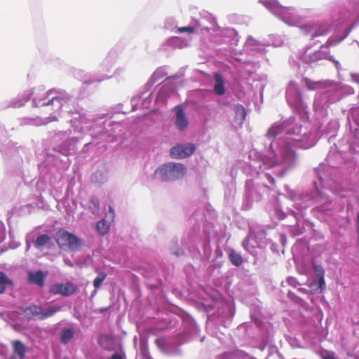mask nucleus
Returning <instances> with one entry per match:
<instances>
[{
  "label": "nucleus",
  "mask_w": 359,
  "mask_h": 359,
  "mask_svg": "<svg viewBox=\"0 0 359 359\" xmlns=\"http://www.w3.org/2000/svg\"><path fill=\"white\" fill-rule=\"evenodd\" d=\"M55 241L60 248L73 252L81 250L83 244L81 238L63 229L57 231Z\"/></svg>",
  "instance_id": "obj_1"
},
{
  "label": "nucleus",
  "mask_w": 359,
  "mask_h": 359,
  "mask_svg": "<svg viewBox=\"0 0 359 359\" xmlns=\"http://www.w3.org/2000/svg\"><path fill=\"white\" fill-rule=\"evenodd\" d=\"M187 172L186 167L181 163H170L159 167L154 175H158L162 181H172L182 178Z\"/></svg>",
  "instance_id": "obj_2"
},
{
  "label": "nucleus",
  "mask_w": 359,
  "mask_h": 359,
  "mask_svg": "<svg viewBox=\"0 0 359 359\" xmlns=\"http://www.w3.org/2000/svg\"><path fill=\"white\" fill-rule=\"evenodd\" d=\"M78 286L72 281H67L65 283H55L50 287L49 292L52 294H60L69 297L76 292Z\"/></svg>",
  "instance_id": "obj_3"
},
{
  "label": "nucleus",
  "mask_w": 359,
  "mask_h": 359,
  "mask_svg": "<svg viewBox=\"0 0 359 359\" xmlns=\"http://www.w3.org/2000/svg\"><path fill=\"white\" fill-rule=\"evenodd\" d=\"M196 151L194 144H178L170 149V154L172 158H185L191 156Z\"/></svg>",
  "instance_id": "obj_4"
},
{
  "label": "nucleus",
  "mask_w": 359,
  "mask_h": 359,
  "mask_svg": "<svg viewBox=\"0 0 359 359\" xmlns=\"http://www.w3.org/2000/svg\"><path fill=\"white\" fill-rule=\"evenodd\" d=\"M175 113V125L178 130L184 131L189 126V119L186 116L182 105H177L173 108Z\"/></svg>",
  "instance_id": "obj_5"
},
{
  "label": "nucleus",
  "mask_w": 359,
  "mask_h": 359,
  "mask_svg": "<svg viewBox=\"0 0 359 359\" xmlns=\"http://www.w3.org/2000/svg\"><path fill=\"white\" fill-rule=\"evenodd\" d=\"M28 280L32 283H34L39 287H43L44 285L45 276L41 271L35 273L30 272L29 273Z\"/></svg>",
  "instance_id": "obj_6"
},
{
  "label": "nucleus",
  "mask_w": 359,
  "mask_h": 359,
  "mask_svg": "<svg viewBox=\"0 0 359 359\" xmlns=\"http://www.w3.org/2000/svg\"><path fill=\"white\" fill-rule=\"evenodd\" d=\"M41 307L38 306L36 305H31L27 307L24 312L26 314L27 317L29 318H37L40 320V317L41 316Z\"/></svg>",
  "instance_id": "obj_7"
},
{
  "label": "nucleus",
  "mask_w": 359,
  "mask_h": 359,
  "mask_svg": "<svg viewBox=\"0 0 359 359\" xmlns=\"http://www.w3.org/2000/svg\"><path fill=\"white\" fill-rule=\"evenodd\" d=\"M314 25L316 26V28L313 30V33H312V39L326 35L330 32V26L327 23Z\"/></svg>",
  "instance_id": "obj_8"
},
{
  "label": "nucleus",
  "mask_w": 359,
  "mask_h": 359,
  "mask_svg": "<svg viewBox=\"0 0 359 359\" xmlns=\"http://www.w3.org/2000/svg\"><path fill=\"white\" fill-rule=\"evenodd\" d=\"M167 75L165 69L163 67H159L153 73L151 76L149 82L154 84L156 82H158L161 79L164 78Z\"/></svg>",
  "instance_id": "obj_9"
},
{
  "label": "nucleus",
  "mask_w": 359,
  "mask_h": 359,
  "mask_svg": "<svg viewBox=\"0 0 359 359\" xmlns=\"http://www.w3.org/2000/svg\"><path fill=\"white\" fill-rule=\"evenodd\" d=\"M50 241L51 238L48 235L43 234L37 237L34 245L36 248L41 249L44 245H47Z\"/></svg>",
  "instance_id": "obj_10"
},
{
  "label": "nucleus",
  "mask_w": 359,
  "mask_h": 359,
  "mask_svg": "<svg viewBox=\"0 0 359 359\" xmlns=\"http://www.w3.org/2000/svg\"><path fill=\"white\" fill-rule=\"evenodd\" d=\"M13 347L15 353L17 354L20 359H23L25 356V345L20 341H15L13 342Z\"/></svg>",
  "instance_id": "obj_11"
},
{
  "label": "nucleus",
  "mask_w": 359,
  "mask_h": 359,
  "mask_svg": "<svg viewBox=\"0 0 359 359\" xmlns=\"http://www.w3.org/2000/svg\"><path fill=\"white\" fill-rule=\"evenodd\" d=\"M60 311H61V306H51L45 310L42 309L40 320H44L47 318H49Z\"/></svg>",
  "instance_id": "obj_12"
},
{
  "label": "nucleus",
  "mask_w": 359,
  "mask_h": 359,
  "mask_svg": "<svg viewBox=\"0 0 359 359\" xmlns=\"http://www.w3.org/2000/svg\"><path fill=\"white\" fill-rule=\"evenodd\" d=\"M247 112L245 107L241 104H238L236 107V119L242 124L246 118Z\"/></svg>",
  "instance_id": "obj_13"
},
{
  "label": "nucleus",
  "mask_w": 359,
  "mask_h": 359,
  "mask_svg": "<svg viewBox=\"0 0 359 359\" xmlns=\"http://www.w3.org/2000/svg\"><path fill=\"white\" fill-rule=\"evenodd\" d=\"M12 280L2 271H0V294L6 291L8 285H12Z\"/></svg>",
  "instance_id": "obj_14"
},
{
  "label": "nucleus",
  "mask_w": 359,
  "mask_h": 359,
  "mask_svg": "<svg viewBox=\"0 0 359 359\" xmlns=\"http://www.w3.org/2000/svg\"><path fill=\"white\" fill-rule=\"evenodd\" d=\"M229 257L231 262L234 266H240L243 264V258L239 253H237L235 251L231 250Z\"/></svg>",
  "instance_id": "obj_15"
},
{
  "label": "nucleus",
  "mask_w": 359,
  "mask_h": 359,
  "mask_svg": "<svg viewBox=\"0 0 359 359\" xmlns=\"http://www.w3.org/2000/svg\"><path fill=\"white\" fill-rule=\"evenodd\" d=\"M215 84L213 90H224V79L219 72L215 73Z\"/></svg>",
  "instance_id": "obj_16"
},
{
  "label": "nucleus",
  "mask_w": 359,
  "mask_h": 359,
  "mask_svg": "<svg viewBox=\"0 0 359 359\" xmlns=\"http://www.w3.org/2000/svg\"><path fill=\"white\" fill-rule=\"evenodd\" d=\"M74 337V331L72 329L64 330L61 334V342L67 344Z\"/></svg>",
  "instance_id": "obj_17"
},
{
  "label": "nucleus",
  "mask_w": 359,
  "mask_h": 359,
  "mask_svg": "<svg viewBox=\"0 0 359 359\" xmlns=\"http://www.w3.org/2000/svg\"><path fill=\"white\" fill-rule=\"evenodd\" d=\"M96 229L100 234L104 235L109 231V226L105 220L102 219L96 224Z\"/></svg>",
  "instance_id": "obj_18"
},
{
  "label": "nucleus",
  "mask_w": 359,
  "mask_h": 359,
  "mask_svg": "<svg viewBox=\"0 0 359 359\" xmlns=\"http://www.w3.org/2000/svg\"><path fill=\"white\" fill-rule=\"evenodd\" d=\"M107 273L104 271L100 272L98 276L93 280V286L95 289H98L102 282L106 279Z\"/></svg>",
  "instance_id": "obj_19"
},
{
  "label": "nucleus",
  "mask_w": 359,
  "mask_h": 359,
  "mask_svg": "<svg viewBox=\"0 0 359 359\" xmlns=\"http://www.w3.org/2000/svg\"><path fill=\"white\" fill-rule=\"evenodd\" d=\"M89 208L93 214L97 215L100 211V203L97 198H93L90 200Z\"/></svg>",
  "instance_id": "obj_20"
},
{
  "label": "nucleus",
  "mask_w": 359,
  "mask_h": 359,
  "mask_svg": "<svg viewBox=\"0 0 359 359\" xmlns=\"http://www.w3.org/2000/svg\"><path fill=\"white\" fill-rule=\"evenodd\" d=\"M113 340L112 337L110 335H102L99 338L98 343L100 346L107 348L108 343H111Z\"/></svg>",
  "instance_id": "obj_21"
},
{
  "label": "nucleus",
  "mask_w": 359,
  "mask_h": 359,
  "mask_svg": "<svg viewBox=\"0 0 359 359\" xmlns=\"http://www.w3.org/2000/svg\"><path fill=\"white\" fill-rule=\"evenodd\" d=\"M284 158L290 163H293L296 159V154L292 149H287L285 151Z\"/></svg>",
  "instance_id": "obj_22"
},
{
  "label": "nucleus",
  "mask_w": 359,
  "mask_h": 359,
  "mask_svg": "<svg viewBox=\"0 0 359 359\" xmlns=\"http://www.w3.org/2000/svg\"><path fill=\"white\" fill-rule=\"evenodd\" d=\"M299 28L304 31L306 34H311L312 36V33H313V30L316 28L314 25H305L299 27Z\"/></svg>",
  "instance_id": "obj_23"
},
{
  "label": "nucleus",
  "mask_w": 359,
  "mask_h": 359,
  "mask_svg": "<svg viewBox=\"0 0 359 359\" xmlns=\"http://www.w3.org/2000/svg\"><path fill=\"white\" fill-rule=\"evenodd\" d=\"M155 344L158 348H160L161 349L165 348V347L166 346V341H165V339L163 337H159V338L156 339Z\"/></svg>",
  "instance_id": "obj_24"
},
{
  "label": "nucleus",
  "mask_w": 359,
  "mask_h": 359,
  "mask_svg": "<svg viewBox=\"0 0 359 359\" xmlns=\"http://www.w3.org/2000/svg\"><path fill=\"white\" fill-rule=\"evenodd\" d=\"M313 269L316 273L317 277L325 276V271L321 266L314 265Z\"/></svg>",
  "instance_id": "obj_25"
},
{
  "label": "nucleus",
  "mask_w": 359,
  "mask_h": 359,
  "mask_svg": "<svg viewBox=\"0 0 359 359\" xmlns=\"http://www.w3.org/2000/svg\"><path fill=\"white\" fill-rule=\"evenodd\" d=\"M318 287L320 289V290H323L325 288V282L324 276H318Z\"/></svg>",
  "instance_id": "obj_26"
},
{
  "label": "nucleus",
  "mask_w": 359,
  "mask_h": 359,
  "mask_svg": "<svg viewBox=\"0 0 359 359\" xmlns=\"http://www.w3.org/2000/svg\"><path fill=\"white\" fill-rule=\"evenodd\" d=\"M178 32L180 33L183 32H189L193 33L194 32V29L192 27H182L178 28Z\"/></svg>",
  "instance_id": "obj_27"
},
{
  "label": "nucleus",
  "mask_w": 359,
  "mask_h": 359,
  "mask_svg": "<svg viewBox=\"0 0 359 359\" xmlns=\"http://www.w3.org/2000/svg\"><path fill=\"white\" fill-rule=\"evenodd\" d=\"M276 128H271L270 130L268 131L267 135L269 137H275L277 135V132L276 131Z\"/></svg>",
  "instance_id": "obj_28"
},
{
  "label": "nucleus",
  "mask_w": 359,
  "mask_h": 359,
  "mask_svg": "<svg viewBox=\"0 0 359 359\" xmlns=\"http://www.w3.org/2000/svg\"><path fill=\"white\" fill-rule=\"evenodd\" d=\"M107 359H123V358L120 354L115 353L111 358Z\"/></svg>",
  "instance_id": "obj_29"
},
{
  "label": "nucleus",
  "mask_w": 359,
  "mask_h": 359,
  "mask_svg": "<svg viewBox=\"0 0 359 359\" xmlns=\"http://www.w3.org/2000/svg\"><path fill=\"white\" fill-rule=\"evenodd\" d=\"M263 4L266 6H269V4H272V1L271 0H264L263 1Z\"/></svg>",
  "instance_id": "obj_30"
},
{
  "label": "nucleus",
  "mask_w": 359,
  "mask_h": 359,
  "mask_svg": "<svg viewBox=\"0 0 359 359\" xmlns=\"http://www.w3.org/2000/svg\"><path fill=\"white\" fill-rule=\"evenodd\" d=\"M179 76H177V75H175V76H170V77H168L166 78V81H168V80H170V79H178Z\"/></svg>",
  "instance_id": "obj_31"
},
{
  "label": "nucleus",
  "mask_w": 359,
  "mask_h": 359,
  "mask_svg": "<svg viewBox=\"0 0 359 359\" xmlns=\"http://www.w3.org/2000/svg\"><path fill=\"white\" fill-rule=\"evenodd\" d=\"M323 359H334L332 355H328L323 358Z\"/></svg>",
  "instance_id": "obj_32"
},
{
  "label": "nucleus",
  "mask_w": 359,
  "mask_h": 359,
  "mask_svg": "<svg viewBox=\"0 0 359 359\" xmlns=\"http://www.w3.org/2000/svg\"><path fill=\"white\" fill-rule=\"evenodd\" d=\"M217 95H224L225 91H215Z\"/></svg>",
  "instance_id": "obj_33"
},
{
  "label": "nucleus",
  "mask_w": 359,
  "mask_h": 359,
  "mask_svg": "<svg viewBox=\"0 0 359 359\" xmlns=\"http://www.w3.org/2000/svg\"><path fill=\"white\" fill-rule=\"evenodd\" d=\"M109 212L114 215V210L111 207H109Z\"/></svg>",
  "instance_id": "obj_34"
},
{
  "label": "nucleus",
  "mask_w": 359,
  "mask_h": 359,
  "mask_svg": "<svg viewBox=\"0 0 359 359\" xmlns=\"http://www.w3.org/2000/svg\"><path fill=\"white\" fill-rule=\"evenodd\" d=\"M355 135L358 137V138L359 139V129L358 130L355 131Z\"/></svg>",
  "instance_id": "obj_35"
},
{
  "label": "nucleus",
  "mask_w": 359,
  "mask_h": 359,
  "mask_svg": "<svg viewBox=\"0 0 359 359\" xmlns=\"http://www.w3.org/2000/svg\"><path fill=\"white\" fill-rule=\"evenodd\" d=\"M48 103H49V101H48V102H43V103H42V104H43V105H46V104H48Z\"/></svg>",
  "instance_id": "obj_36"
},
{
  "label": "nucleus",
  "mask_w": 359,
  "mask_h": 359,
  "mask_svg": "<svg viewBox=\"0 0 359 359\" xmlns=\"http://www.w3.org/2000/svg\"><path fill=\"white\" fill-rule=\"evenodd\" d=\"M306 85L309 88H311L310 84L308 81H306Z\"/></svg>",
  "instance_id": "obj_37"
},
{
  "label": "nucleus",
  "mask_w": 359,
  "mask_h": 359,
  "mask_svg": "<svg viewBox=\"0 0 359 359\" xmlns=\"http://www.w3.org/2000/svg\"><path fill=\"white\" fill-rule=\"evenodd\" d=\"M230 355L229 353H224V356H226V355Z\"/></svg>",
  "instance_id": "obj_38"
}]
</instances>
